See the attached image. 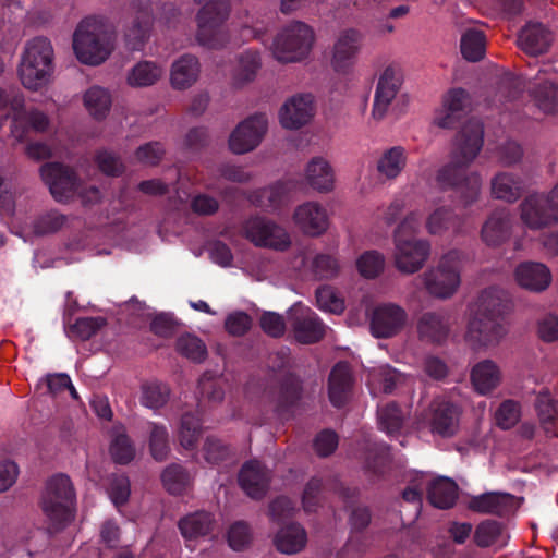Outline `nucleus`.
<instances>
[{
  "mask_svg": "<svg viewBox=\"0 0 558 558\" xmlns=\"http://www.w3.org/2000/svg\"><path fill=\"white\" fill-rule=\"evenodd\" d=\"M265 113H256L242 121L229 137V147L234 154H245L260 143L267 130Z\"/></svg>",
  "mask_w": 558,
  "mask_h": 558,
  "instance_id": "14",
  "label": "nucleus"
},
{
  "mask_svg": "<svg viewBox=\"0 0 558 558\" xmlns=\"http://www.w3.org/2000/svg\"><path fill=\"white\" fill-rule=\"evenodd\" d=\"M484 128L477 120H469L456 138L451 161L439 169L437 182L442 190H454L464 207L477 201L482 180L477 173H466L483 147Z\"/></svg>",
  "mask_w": 558,
  "mask_h": 558,
  "instance_id": "1",
  "label": "nucleus"
},
{
  "mask_svg": "<svg viewBox=\"0 0 558 558\" xmlns=\"http://www.w3.org/2000/svg\"><path fill=\"white\" fill-rule=\"evenodd\" d=\"M521 219L532 230H541L558 222V184L546 195L533 193L520 205Z\"/></svg>",
  "mask_w": 558,
  "mask_h": 558,
  "instance_id": "10",
  "label": "nucleus"
},
{
  "mask_svg": "<svg viewBox=\"0 0 558 558\" xmlns=\"http://www.w3.org/2000/svg\"><path fill=\"white\" fill-rule=\"evenodd\" d=\"M260 68V57L257 51L246 50L239 56L238 66L233 80L236 86H243L252 82Z\"/></svg>",
  "mask_w": 558,
  "mask_h": 558,
  "instance_id": "44",
  "label": "nucleus"
},
{
  "mask_svg": "<svg viewBox=\"0 0 558 558\" xmlns=\"http://www.w3.org/2000/svg\"><path fill=\"white\" fill-rule=\"evenodd\" d=\"M461 407L447 398H436L428 408L426 421L432 434L450 438L459 430Z\"/></svg>",
  "mask_w": 558,
  "mask_h": 558,
  "instance_id": "12",
  "label": "nucleus"
},
{
  "mask_svg": "<svg viewBox=\"0 0 558 558\" xmlns=\"http://www.w3.org/2000/svg\"><path fill=\"white\" fill-rule=\"evenodd\" d=\"M238 481L248 497L260 500L269 489L271 472L260 461L248 460L241 466Z\"/></svg>",
  "mask_w": 558,
  "mask_h": 558,
  "instance_id": "16",
  "label": "nucleus"
},
{
  "mask_svg": "<svg viewBox=\"0 0 558 558\" xmlns=\"http://www.w3.org/2000/svg\"><path fill=\"white\" fill-rule=\"evenodd\" d=\"M403 412L396 402H390L378 410L379 427L389 436L400 433L403 426Z\"/></svg>",
  "mask_w": 558,
  "mask_h": 558,
  "instance_id": "47",
  "label": "nucleus"
},
{
  "mask_svg": "<svg viewBox=\"0 0 558 558\" xmlns=\"http://www.w3.org/2000/svg\"><path fill=\"white\" fill-rule=\"evenodd\" d=\"M407 165V153L402 146H393L386 149L377 160V171L388 180H393L401 174Z\"/></svg>",
  "mask_w": 558,
  "mask_h": 558,
  "instance_id": "36",
  "label": "nucleus"
},
{
  "mask_svg": "<svg viewBox=\"0 0 558 558\" xmlns=\"http://www.w3.org/2000/svg\"><path fill=\"white\" fill-rule=\"evenodd\" d=\"M420 225L421 214L414 210L410 211L395 230L396 266L402 272L414 274L418 271L429 256V242L414 238Z\"/></svg>",
  "mask_w": 558,
  "mask_h": 558,
  "instance_id": "2",
  "label": "nucleus"
},
{
  "mask_svg": "<svg viewBox=\"0 0 558 558\" xmlns=\"http://www.w3.org/2000/svg\"><path fill=\"white\" fill-rule=\"evenodd\" d=\"M427 499L439 509H450L458 499V485L451 478L439 476L427 486Z\"/></svg>",
  "mask_w": 558,
  "mask_h": 558,
  "instance_id": "31",
  "label": "nucleus"
},
{
  "mask_svg": "<svg viewBox=\"0 0 558 558\" xmlns=\"http://www.w3.org/2000/svg\"><path fill=\"white\" fill-rule=\"evenodd\" d=\"M228 0H209L197 13L196 39L199 45L209 49H220L227 44L223 24L229 17Z\"/></svg>",
  "mask_w": 558,
  "mask_h": 558,
  "instance_id": "7",
  "label": "nucleus"
},
{
  "mask_svg": "<svg viewBox=\"0 0 558 558\" xmlns=\"http://www.w3.org/2000/svg\"><path fill=\"white\" fill-rule=\"evenodd\" d=\"M243 233L255 246L286 251L291 245L288 232L274 221L255 216L243 223Z\"/></svg>",
  "mask_w": 558,
  "mask_h": 558,
  "instance_id": "11",
  "label": "nucleus"
},
{
  "mask_svg": "<svg viewBox=\"0 0 558 558\" xmlns=\"http://www.w3.org/2000/svg\"><path fill=\"white\" fill-rule=\"evenodd\" d=\"M450 229L454 232L460 229V219L450 208L439 207L426 219V230L432 235H440Z\"/></svg>",
  "mask_w": 558,
  "mask_h": 558,
  "instance_id": "42",
  "label": "nucleus"
},
{
  "mask_svg": "<svg viewBox=\"0 0 558 558\" xmlns=\"http://www.w3.org/2000/svg\"><path fill=\"white\" fill-rule=\"evenodd\" d=\"M198 390L203 399L211 402H220L225 397V391L216 374L211 371L205 372L198 380Z\"/></svg>",
  "mask_w": 558,
  "mask_h": 558,
  "instance_id": "57",
  "label": "nucleus"
},
{
  "mask_svg": "<svg viewBox=\"0 0 558 558\" xmlns=\"http://www.w3.org/2000/svg\"><path fill=\"white\" fill-rule=\"evenodd\" d=\"M288 318L294 338L299 343L313 344L325 337V324L310 307L294 304L289 311Z\"/></svg>",
  "mask_w": 558,
  "mask_h": 558,
  "instance_id": "13",
  "label": "nucleus"
},
{
  "mask_svg": "<svg viewBox=\"0 0 558 558\" xmlns=\"http://www.w3.org/2000/svg\"><path fill=\"white\" fill-rule=\"evenodd\" d=\"M553 40V33L542 23H527L518 35L519 47L531 57L546 53Z\"/></svg>",
  "mask_w": 558,
  "mask_h": 558,
  "instance_id": "22",
  "label": "nucleus"
},
{
  "mask_svg": "<svg viewBox=\"0 0 558 558\" xmlns=\"http://www.w3.org/2000/svg\"><path fill=\"white\" fill-rule=\"evenodd\" d=\"M262 330L271 338H281L286 332V322L276 312H264L259 319Z\"/></svg>",
  "mask_w": 558,
  "mask_h": 558,
  "instance_id": "64",
  "label": "nucleus"
},
{
  "mask_svg": "<svg viewBox=\"0 0 558 558\" xmlns=\"http://www.w3.org/2000/svg\"><path fill=\"white\" fill-rule=\"evenodd\" d=\"M303 385L301 378L294 373L288 372L278 380L275 412L282 418H289L293 409L302 398Z\"/></svg>",
  "mask_w": 558,
  "mask_h": 558,
  "instance_id": "19",
  "label": "nucleus"
},
{
  "mask_svg": "<svg viewBox=\"0 0 558 558\" xmlns=\"http://www.w3.org/2000/svg\"><path fill=\"white\" fill-rule=\"evenodd\" d=\"M504 525L496 520H484L475 529L473 539L481 548L494 545L502 533Z\"/></svg>",
  "mask_w": 558,
  "mask_h": 558,
  "instance_id": "53",
  "label": "nucleus"
},
{
  "mask_svg": "<svg viewBox=\"0 0 558 558\" xmlns=\"http://www.w3.org/2000/svg\"><path fill=\"white\" fill-rule=\"evenodd\" d=\"M408 319L407 312L393 303L377 305L371 317V331L375 338H391L399 333Z\"/></svg>",
  "mask_w": 558,
  "mask_h": 558,
  "instance_id": "15",
  "label": "nucleus"
},
{
  "mask_svg": "<svg viewBox=\"0 0 558 558\" xmlns=\"http://www.w3.org/2000/svg\"><path fill=\"white\" fill-rule=\"evenodd\" d=\"M471 381L478 393H489L500 383V371L495 362L490 360L481 361L472 368Z\"/></svg>",
  "mask_w": 558,
  "mask_h": 558,
  "instance_id": "35",
  "label": "nucleus"
},
{
  "mask_svg": "<svg viewBox=\"0 0 558 558\" xmlns=\"http://www.w3.org/2000/svg\"><path fill=\"white\" fill-rule=\"evenodd\" d=\"M490 190L494 198L514 203L522 195L523 181L520 175L499 172L492 179Z\"/></svg>",
  "mask_w": 558,
  "mask_h": 558,
  "instance_id": "33",
  "label": "nucleus"
},
{
  "mask_svg": "<svg viewBox=\"0 0 558 558\" xmlns=\"http://www.w3.org/2000/svg\"><path fill=\"white\" fill-rule=\"evenodd\" d=\"M108 494L114 506H124L131 494L130 480L124 474H111L108 483Z\"/></svg>",
  "mask_w": 558,
  "mask_h": 558,
  "instance_id": "55",
  "label": "nucleus"
},
{
  "mask_svg": "<svg viewBox=\"0 0 558 558\" xmlns=\"http://www.w3.org/2000/svg\"><path fill=\"white\" fill-rule=\"evenodd\" d=\"M509 310L510 299L504 289L488 287L481 292L476 312L504 320Z\"/></svg>",
  "mask_w": 558,
  "mask_h": 558,
  "instance_id": "29",
  "label": "nucleus"
},
{
  "mask_svg": "<svg viewBox=\"0 0 558 558\" xmlns=\"http://www.w3.org/2000/svg\"><path fill=\"white\" fill-rule=\"evenodd\" d=\"M305 179L312 189L320 193H327L333 189V170L323 157H314L310 160L305 171Z\"/></svg>",
  "mask_w": 558,
  "mask_h": 558,
  "instance_id": "32",
  "label": "nucleus"
},
{
  "mask_svg": "<svg viewBox=\"0 0 558 558\" xmlns=\"http://www.w3.org/2000/svg\"><path fill=\"white\" fill-rule=\"evenodd\" d=\"M307 541L305 530L299 523L282 526L275 536L276 548L283 554L292 555L302 550Z\"/></svg>",
  "mask_w": 558,
  "mask_h": 558,
  "instance_id": "34",
  "label": "nucleus"
},
{
  "mask_svg": "<svg viewBox=\"0 0 558 558\" xmlns=\"http://www.w3.org/2000/svg\"><path fill=\"white\" fill-rule=\"evenodd\" d=\"M107 324L106 318L81 317L73 324L64 316V329L68 337L72 340L86 341L94 337Z\"/></svg>",
  "mask_w": 558,
  "mask_h": 558,
  "instance_id": "37",
  "label": "nucleus"
},
{
  "mask_svg": "<svg viewBox=\"0 0 558 558\" xmlns=\"http://www.w3.org/2000/svg\"><path fill=\"white\" fill-rule=\"evenodd\" d=\"M53 71V48L49 39L35 37L24 49L19 75L28 89H38L49 82Z\"/></svg>",
  "mask_w": 558,
  "mask_h": 558,
  "instance_id": "6",
  "label": "nucleus"
},
{
  "mask_svg": "<svg viewBox=\"0 0 558 558\" xmlns=\"http://www.w3.org/2000/svg\"><path fill=\"white\" fill-rule=\"evenodd\" d=\"M150 452L157 461H163L169 454L168 433L165 426L153 424L150 430Z\"/></svg>",
  "mask_w": 558,
  "mask_h": 558,
  "instance_id": "61",
  "label": "nucleus"
},
{
  "mask_svg": "<svg viewBox=\"0 0 558 558\" xmlns=\"http://www.w3.org/2000/svg\"><path fill=\"white\" fill-rule=\"evenodd\" d=\"M84 105L94 118L102 119L110 109L111 98L105 88L94 86L85 93Z\"/></svg>",
  "mask_w": 558,
  "mask_h": 558,
  "instance_id": "46",
  "label": "nucleus"
},
{
  "mask_svg": "<svg viewBox=\"0 0 558 558\" xmlns=\"http://www.w3.org/2000/svg\"><path fill=\"white\" fill-rule=\"evenodd\" d=\"M76 494L70 477L56 474L48 480L40 507L49 522V531L57 532L74 519Z\"/></svg>",
  "mask_w": 558,
  "mask_h": 558,
  "instance_id": "4",
  "label": "nucleus"
},
{
  "mask_svg": "<svg viewBox=\"0 0 558 558\" xmlns=\"http://www.w3.org/2000/svg\"><path fill=\"white\" fill-rule=\"evenodd\" d=\"M468 508L482 514L506 517L514 511L515 497L509 493L487 492L472 496Z\"/></svg>",
  "mask_w": 558,
  "mask_h": 558,
  "instance_id": "20",
  "label": "nucleus"
},
{
  "mask_svg": "<svg viewBox=\"0 0 558 558\" xmlns=\"http://www.w3.org/2000/svg\"><path fill=\"white\" fill-rule=\"evenodd\" d=\"M68 223V216L58 210H49L39 215L33 222V231L37 235H46L60 231Z\"/></svg>",
  "mask_w": 558,
  "mask_h": 558,
  "instance_id": "51",
  "label": "nucleus"
},
{
  "mask_svg": "<svg viewBox=\"0 0 558 558\" xmlns=\"http://www.w3.org/2000/svg\"><path fill=\"white\" fill-rule=\"evenodd\" d=\"M360 34L354 29L345 31L335 45L332 65L337 72L345 73L352 65L359 50Z\"/></svg>",
  "mask_w": 558,
  "mask_h": 558,
  "instance_id": "30",
  "label": "nucleus"
},
{
  "mask_svg": "<svg viewBox=\"0 0 558 558\" xmlns=\"http://www.w3.org/2000/svg\"><path fill=\"white\" fill-rule=\"evenodd\" d=\"M486 37L480 29H466L460 40V50L463 58L470 62H477L485 56Z\"/></svg>",
  "mask_w": 558,
  "mask_h": 558,
  "instance_id": "41",
  "label": "nucleus"
},
{
  "mask_svg": "<svg viewBox=\"0 0 558 558\" xmlns=\"http://www.w3.org/2000/svg\"><path fill=\"white\" fill-rule=\"evenodd\" d=\"M170 396V389L157 381L147 383L142 386L141 402L150 409H159L166 404Z\"/></svg>",
  "mask_w": 558,
  "mask_h": 558,
  "instance_id": "52",
  "label": "nucleus"
},
{
  "mask_svg": "<svg viewBox=\"0 0 558 558\" xmlns=\"http://www.w3.org/2000/svg\"><path fill=\"white\" fill-rule=\"evenodd\" d=\"M40 177L48 185L53 198L59 203H68L78 196L84 206L96 204L101 193L96 186L83 189L75 171L60 162H47L40 167Z\"/></svg>",
  "mask_w": 558,
  "mask_h": 558,
  "instance_id": "5",
  "label": "nucleus"
},
{
  "mask_svg": "<svg viewBox=\"0 0 558 558\" xmlns=\"http://www.w3.org/2000/svg\"><path fill=\"white\" fill-rule=\"evenodd\" d=\"M177 351L186 359L201 363L207 356L205 343L195 336H181L177 338Z\"/></svg>",
  "mask_w": 558,
  "mask_h": 558,
  "instance_id": "54",
  "label": "nucleus"
},
{
  "mask_svg": "<svg viewBox=\"0 0 558 558\" xmlns=\"http://www.w3.org/2000/svg\"><path fill=\"white\" fill-rule=\"evenodd\" d=\"M450 331L449 316L444 311L426 312L417 322V332L421 340L432 343L444 342Z\"/></svg>",
  "mask_w": 558,
  "mask_h": 558,
  "instance_id": "27",
  "label": "nucleus"
},
{
  "mask_svg": "<svg viewBox=\"0 0 558 558\" xmlns=\"http://www.w3.org/2000/svg\"><path fill=\"white\" fill-rule=\"evenodd\" d=\"M402 85V73L398 68L387 66L379 76L372 114L374 119L380 120L385 117L388 107L397 96Z\"/></svg>",
  "mask_w": 558,
  "mask_h": 558,
  "instance_id": "18",
  "label": "nucleus"
},
{
  "mask_svg": "<svg viewBox=\"0 0 558 558\" xmlns=\"http://www.w3.org/2000/svg\"><path fill=\"white\" fill-rule=\"evenodd\" d=\"M314 33L303 22L286 26L274 40V56L280 62H296L305 58L313 45Z\"/></svg>",
  "mask_w": 558,
  "mask_h": 558,
  "instance_id": "9",
  "label": "nucleus"
},
{
  "mask_svg": "<svg viewBox=\"0 0 558 558\" xmlns=\"http://www.w3.org/2000/svg\"><path fill=\"white\" fill-rule=\"evenodd\" d=\"M511 218L506 208L494 210L482 228V239L489 246H498L510 236Z\"/></svg>",
  "mask_w": 558,
  "mask_h": 558,
  "instance_id": "28",
  "label": "nucleus"
},
{
  "mask_svg": "<svg viewBox=\"0 0 558 558\" xmlns=\"http://www.w3.org/2000/svg\"><path fill=\"white\" fill-rule=\"evenodd\" d=\"M229 546L235 551L244 550L252 542V531L244 521H236L230 525L227 532Z\"/></svg>",
  "mask_w": 558,
  "mask_h": 558,
  "instance_id": "56",
  "label": "nucleus"
},
{
  "mask_svg": "<svg viewBox=\"0 0 558 558\" xmlns=\"http://www.w3.org/2000/svg\"><path fill=\"white\" fill-rule=\"evenodd\" d=\"M73 49L82 63L98 65L113 49L112 33L101 19L86 17L75 29Z\"/></svg>",
  "mask_w": 558,
  "mask_h": 558,
  "instance_id": "3",
  "label": "nucleus"
},
{
  "mask_svg": "<svg viewBox=\"0 0 558 558\" xmlns=\"http://www.w3.org/2000/svg\"><path fill=\"white\" fill-rule=\"evenodd\" d=\"M199 62L195 56L183 54L177 59V89H185L198 78Z\"/></svg>",
  "mask_w": 558,
  "mask_h": 558,
  "instance_id": "45",
  "label": "nucleus"
},
{
  "mask_svg": "<svg viewBox=\"0 0 558 558\" xmlns=\"http://www.w3.org/2000/svg\"><path fill=\"white\" fill-rule=\"evenodd\" d=\"M153 24L150 9L140 10L133 25L125 34L128 46L131 50H141L144 43L149 36Z\"/></svg>",
  "mask_w": 558,
  "mask_h": 558,
  "instance_id": "40",
  "label": "nucleus"
},
{
  "mask_svg": "<svg viewBox=\"0 0 558 558\" xmlns=\"http://www.w3.org/2000/svg\"><path fill=\"white\" fill-rule=\"evenodd\" d=\"M316 304L322 311L333 314H340L344 310L343 301L329 286H323L316 290Z\"/></svg>",
  "mask_w": 558,
  "mask_h": 558,
  "instance_id": "60",
  "label": "nucleus"
},
{
  "mask_svg": "<svg viewBox=\"0 0 558 558\" xmlns=\"http://www.w3.org/2000/svg\"><path fill=\"white\" fill-rule=\"evenodd\" d=\"M385 266V259L381 254L375 251L365 252L356 260V267L360 274L365 278H375L383 270Z\"/></svg>",
  "mask_w": 558,
  "mask_h": 558,
  "instance_id": "58",
  "label": "nucleus"
},
{
  "mask_svg": "<svg viewBox=\"0 0 558 558\" xmlns=\"http://www.w3.org/2000/svg\"><path fill=\"white\" fill-rule=\"evenodd\" d=\"M162 74L163 70L156 63L142 61L129 73L128 84L132 87H147L154 85Z\"/></svg>",
  "mask_w": 558,
  "mask_h": 558,
  "instance_id": "43",
  "label": "nucleus"
},
{
  "mask_svg": "<svg viewBox=\"0 0 558 558\" xmlns=\"http://www.w3.org/2000/svg\"><path fill=\"white\" fill-rule=\"evenodd\" d=\"M213 523V515L209 512L198 511L181 519L177 525L184 538L193 539L209 534Z\"/></svg>",
  "mask_w": 558,
  "mask_h": 558,
  "instance_id": "38",
  "label": "nucleus"
},
{
  "mask_svg": "<svg viewBox=\"0 0 558 558\" xmlns=\"http://www.w3.org/2000/svg\"><path fill=\"white\" fill-rule=\"evenodd\" d=\"M110 454L116 463H130L135 457V449L131 439L124 434L117 435L111 441Z\"/></svg>",
  "mask_w": 558,
  "mask_h": 558,
  "instance_id": "59",
  "label": "nucleus"
},
{
  "mask_svg": "<svg viewBox=\"0 0 558 558\" xmlns=\"http://www.w3.org/2000/svg\"><path fill=\"white\" fill-rule=\"evenodd\" d=\"M461 252L452 250L445 254L436 268L424 274V287L438 299H448L458 290L461 277Z\"/></svg>",
  "mask_w": 558,
  "mask_h": 558,
  "instance_id": "8",
  "label": "nucleus"
},
{
  "mask_svg": "<svg viewBox=\"0 0 558 558\" xmlns=\"http://www.w3.org/2000/svg\"><path fill=\"white\" fill-rule=\"evenodd\" d=\"M534 408L539 423H546L550 415H558V402L551 397L547 388L542 389L536 395Z\"/></svg>",
  "mask_w": 558,
  "mask_h": 558,
  "instance_id": "62",
  "label": "nucleus"
},
{
  "mask_svg": "<svg viewBox=\"0 0 558 558\" xmlns=\"http://www.w3.org/2000/svg\"><path fill=\"white\" fill-rule=\"evenodd\" d=\"M292 191V183L290 181H278L269 187L256 192L252 202L260 207L271 209L279 208Z\"/></svg>",
  "mask_w": 558,
  "mask_h": 558,
  "instance_id": "39",
  "label": "nucleus"
},
{
  "mask_svg": "<svg viewBox=\"0 0 558 558\" xmlns=\"http://www.w3.org/2000/svg\"><path fill=\"white\" fill-rule=\"evenodd\" d=\"M470 101L468 92L461 87L449 89L442 97V107L434 123L441 129H454L466 113Z\"/></svg>",
  "mask_w": 558,
  "mask_h": 558,
  "instance_id": "17",
  "label": "nucleus"
},
{
  "mask_svg": "<svg viewBox=\"0 0 558 558\" xmlns=\"http://www.w3.org/2000/svg\"><path fill=\"white\" fill-rule=\"evenodd\" d=\"M165 155V148L159 142H150L140 146L135 151L136 160L145 166H157Z\"/></svg>",
  "mask_w": 558,
  "mask_h": 558,
  "instance_id": "63",
  "label": "nucleus"
},
{
  "mask_svg": "<svg viewBox=\"0 0 558 558\" xmlns=\"http://www.w3.org/2000/svg\"><path fill=\"white\" fill-rule=\"evenodd\" d=\"M313 117L312 95H299L289 99L280 109V123L284 129L298 130Z\"/></svg>",
  "mask_w": 558,
  "mask_h": 558,
  "instance_id": "24",
  "label": "nucleus"
},
{
  "mask_svg": "<svg viewBox=\"0 0 558 558\" xmlns=\"http://www.w3.org/2000/svg\"><path fill=\"white\" fill-rule=\"evenodd\" d=\"M514 278L518 284L531 292H543L551 283L549 268L538 262H522L514 270Z\"/></svg>",
  "mask_w": 558,
  "mask_h": 558,
  "instance_id": "23",
  "label": "nucleus"
},
{
  "mask_svg": "<svg viewBox=\"0 0 558 558\" xmlns=\"http://www.w3.org/2000/svg\"><path fill=\"white\" fill-rule=\"evenodd\" d=\"M536 106L545 113L558 112V85L551 82L537 84L533 89Z\"/></svg>",
  "mask_w": 558,
  "mask_h": 558,
  "instance_id": "48",
  "label": "nucleus"
},
{
  "mask_svg": "<svg viewBox=\"0 0 558 558\" xmlns=\"http://www.w3.org/2000/svg\"><path fill=\"white\" fill-rule=\"evenodd\" d=\"M507 330L504 320L476 312L470 320L468 336L480 345L498 342Z\"/></svg>",
  "mask_w": 558,
  "mask_h": 558,
  "instance_id": "21",
  "label": "nucleus"
},
{
  "mask_svg": "<svg viewBox=\"0 0 558 558\" xmlns=\"http://www.w3.org/2000/svg\"><path fill=\"white\" fill-rule=\"evenodd\" d=\"M202 435L199 418L192 413H184L181 416L179 440L184 449H194Z\"/></svg>",
  "mask_w": 558,
  "mask_h": 558,
  "instance_id": "50",
  "label": "nucleus"
},
{
  "mask_svg": "<svg viewBox=\"0 0 558 558\" xmlns=\"http://www.w3.org/2000/svg\"><path fill=\"white\" fill-rule=\"evenodd\" d=\"M353 381L350 365L343 361L336 363L328 377V397L333 407L341 408L348 402Z\"/></svg>",
  "mask_w": 558,
  "mask_h": 558,
  "instance_id": "25",
  "label": "nucleus"
},
{
  "mask_svg": "<svg viewBox=\"0 0 558 558\" xmlns=\"http://www.w3.org/2000/svg\"><path fill=\"white\" fill-rule=\"evenodd\" d=\"M521 416V403L513 399H506L495 412L496 425L502 430H509L519 423Z\"/></svg>",
  "mask_w": 558,
  "mask_h": 558,
  "instance_id": "49",
  "label": "nucleus"
},
{
  "mask_svg": "<svg viewBox=\"0 0 558 558\" xmlns=\"http://www.w3.org/2000/svg\"><path fill=\"white\" fill-rule=\"evenodd\" d=\"M294 221L304 233L312 236L323 234L329 225L326 209L314 202L300 205L294 211Z\"/></svg>",
  "mask_w": 558,
  "mask_h": 558,
  "instance_id": "26",
  "label": "nucleus"
}]
</instances>
